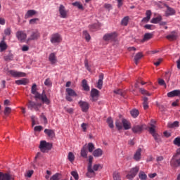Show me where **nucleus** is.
Here are the masks:
<instances>
[{"instance_id": "1", "label": "nucleus", "mask_w": 180, "mask_h": 180, "mask_svg": "<svg viewBox=\"0 0 180 180\" xmlns=\"http://www.w3.org/2000/svg\"><path fill=\"white\" fill-rule=\"evenodd\" d=\"M103 40L104 41H106L108 43L112 42V41H116L117 40V32H113L110 33L105 34Z\"/></svg>"}, {"instance_id": "2", "label": "nucleus", "mask_w": 180, "mask_h": 180, "mask_svg": "<svg viewBox=\"0 0 180 180\" xmlns=\"http://www.w3.org/2000/svg\"><path fill=\"white\" fill-rule=\"evenodd\" d=\"M53 148V144L47 143L46 141H41L39 148L41 153H46V151H50Z\"/></svg>"}, {"instance_id": "3", "label": "nucleus", "mask_w": 180, "mask_h": 180, "mask_svg": "<svg viewBox=\"0 0 180 180\" xmlns=\"http://www.w3.org/2000/svg\"><path fill=\"white\" fill-rule=\"evenodd\" d=\"M63 38H61V35L58 33H54L51 36L50 41L52 44H58L61 43Z\"/></svg>"}, {"instance_id": "4", "label": "nucleus", "mask_w": 180, "mask_h": 180, "mask_svg": "<svg viewBox=\"0 0 180 180\" xmlns=\"http://www.w3.org/2000/svg\"><path fill=\"white\" fill-rule=\"evenodd\" d=\"M139 171H140V167L139 166H136L135 167L131 169L129 174L127 175V179H133L136 177V175L139 174Z\"/></svg>"}, {"instance_id": "5", "label": "nucleus", "mask_w": 180, "mask_h": 180, "mask_svg": "<svg viewBox=\"0 0 180 180\" xmlns=\"http://www.w3.org/2000/svg\"><path fill=\"white\" fill-rule=\"evenodd\" d=\"M151 127L149 128V131L150 134H152L153 137L157 143H160L161 139H160V136L155 133V126L154 124H150Z\"/></svg>"}, {"instance_id": "6", "label": "nucleus", "mask_w": 180, "mask_h": 180, "mask_svg": "<svg viewBox=\"0 0 180 180\" xmlns=\"http://www.w3.org/2000/svg\"><path fill=\"white\" fill-rule=\"evenodd\" d=\"M36 101L37 99H41L44 103H46V105L50 104V100L47 98V96H46L44 94H37L36 96H34Z\"/></svg>"}, {"instance_id": "7", "label": "nucleus", "mask_w": 180, "mask_h": 180, "mask_svg": "<svg viewBox=\"0 0 180 180\" xmlns=\"http://www.w3.org/2000/svg\"><path fill=\"white\" fill-rule=\"evenodd\" d=\"M59 13L60 15V18L63 19L67 18V16L68 15V11L65 10V6L64 5L60 4L59 6Z\"/></svg>"}, {"instance_id": "8", "label": "nucleus", "mask_w": 180, "mask_h": 180, "mask_svg": "<svg viewBox=\"0 0 180 180\" xmlns=\"http://www.w3.org/2000/svg\"><path fill=\"white\" fill-rule=\"evenodd\" d=\"M79 105L82 109V110L84 112L86 113L89 109V103L86 101H79Z\"/></svg>"}, {"instance_id": "9", "label": "nucleus", "mask_w": 180, "mask_h": 180, "mask_svg": "<svg viewBox=\"0 0 180 180\" xmlns=\"http://www.w3.org/2000/svg\"><path fill=\"white\" fill-rule=\"evenodd\" d=\"M91 96L92 102H96L99 96V91L96 89H92L91 91Z\"/></svg>"}, {"instance_id": "10", "label": "nucleus", "mask_w": 180, "mask_h": 180, "mask_svg": "<svg viewBox=\"0 0 180 180\" xmlns=\"http://www.w3.org/2000/svg\"><path fill=\"white\" fill-rule=\"evenodd\" d=\"M176 157V155H174L170 161V165H171V167H173L174 168L180 167V158L176 159L175 158Z\"/></svg>"}, {"instance_id": "11", "label": "nucleus", "mask_w": 180, "mask_h": 180, "mask_svg": "<svg viewBox=\"0 0 180 180\" xmlns=\"http://www.w3.org/2000/svg\"><path fill=\"white\" fill-rule=\"evenodd\" d=\"M16 37L18 40H20V41H25V40H26V37H27V35L23 31H18L16 33Z\"/></svg>"}, {"instance_id": "12", "label": "nucleus", "mask_w": 180, "mask_h": 180, "mask_svg": "<svg viewBox=\"0 0 180 180\" xmlns=\"http://www.w3.org/2000/svg\"><path fill=\"white\" fill-rule=\"evenodd\" d=\"M177 38L178 34L175 31H172L166 37V39H167V40H169L170 41H174V40H176Z\"/></svg>"}, {"instance_id": "13", "label": "nucleus", "mask_w": 180, "mask_h": 180, "mask_svg": "<svg viewBox=\"0 0 180 180\" xmlns=\"http://www.w3.org/2000/svg\"><path fill=\"white\" fill-rule=\"evenodd\" d=\"M122 129L124 127V130H129L131 128V124H130V122H129L127 120L122 118Z\"/></svg>"}, {"instance_id": "14", "label": "nucleus", "mask_w": 180, "mask_h": 180, "mask_svg": "<svg viewBox=\"0 0 180 180\" xmlns=\"http://www.w3.org/2000/svg\"><path fill=\"white\" fill-rule=\"evenodd\" d=\"M9 74H11V75H12V77H26V73L17 72L15 70H10Z\"/></svg>"}, {"instance_id": "15", "label": "nucleus", "mask_w": 180, "mask_h": 180, "mask_svg": "<svg viewBox=\"0 0 180 180\" xmlns=\"http://www.w3.org/2000/svg\"><path fill=\"white\" fill-rule=\"evenodd\" d=\"M141 151L143 150L140 148L136 150L133 158L134 161H140L141 160Z\"/></svg>"}, {"instance_id": "16", "label": "nucleus", "mask_w": 180, "mask_h": 180, "mask_svg": "<svg viewBox=\"0 0 180 180\" xmlns=\"http://www.w3.org/2000/svg\"><path fill=\"white\" fill-rule=\"evenodd\" d=\"M168 98H174V96H179L180 98V90H173L167 93Z\"/></svg>"}, {"instance_id": "17", "label": "nucleus", "mask_w": 180, "mask_h": 180, "mask_svg": "<svg viewBox=\"0 0 180 180\" xmlns=\"http://www.w3.org/2000/svg\"><path fill=\"white\" fill-rule=\"evenodd\" d=\"M34 15H37L36 10H29L25 15V19H29V18H33Z\"/></svg>"}, {"instance_id": "18", "label": "nucleus", "mask_w": 180, "mask_h": 180, "mask_svg": "<svg viewBox=\"0 0 180 180\" xmlns=\"http://www.w3.org/2000/svg\"><path fill=\"white\" fill-rule=\"evenodd\" d=\"M40 37V32H39V30H35L34 31L32 32L30 40H37Z\"/></svg>"}, {"instance_id": "19", "label": "nucleus", "mask_w": 180, "mask_h": 180, "mask_svg": "<svg viewBox=\"0 0 180 180\" xmlns=\"http://www.w3.org/2000/svg\"><path fill=\"white\" fill-rule=\"evenodd\" d=\"M44 134H47L48 137H50V139H54V137H56V132H54L53 129H44Z\"/></svg>"}, {"instance_id": "20", "label": "nucleus", "mask_w": 180, "mask_h": 180, "mask_svg": "<svg viewBox=\"0 0 180 180\" xmlns=\"http://www.w3.org/2000/svg\"><path fill=\"white\" fill-rule=\"evenodd\" d=\"M80 155L83 158H88V150L86 149V145H84L80 152Z\"/></svg>"}, {"instance_id": "21", "label": "nucleus", "mask_w": 180, "mask_h": 180, "mask_svg": "<svg viewBox=\"0 0 180 180\" xmlns=\"http://www.w3.org/2000/svg\"><path fill=\"white\" fill-rule=\"evenodd\" d=\"M103 85V74L101 73L99 75V79L97 83V88L98 89H102Z\"/></svg>"}, {"instance_id": "22", "label": "nucleus", "mask_w": 180, "mask_h": 180, "mask_svg": "<svg viewBox=\"0 0 180 180\" xmlns=\"http://www.w3.org/2000/svg\"><path fill=\"white\" fill-rule=\"evenodd\" d=\"M167 11L165 12L166 16H172L173 15H175L176 11L174 8L167 6Z\"/></svg>"}, {"instance_id": "23", "label": "nucleus", "mask_w": 180, "mask_h": 180, "mask_svg": "<svg viewBox=\"0 0 180 180\" xmlns=\"http://www.w3.org/2000/svg\"><path fill=\"white\" fill-rule=\"evenodd\" d=\"M151 15H152L151 11L147 10L146 13V17L142 19V22H150V19H151Z\"/></svg>"}, {"instance_id": "24", "label": "nucleus", "mask_w": 180, "mask_h": 180, "mask_svg": "<svg viewBox=\"0 0 180 180\" xmlns=\"http://www.w3.org/2000/svg\"><path fill=\"white\" fill-rule=\"evenodd\" d=\"M49 60L51 64H56L57 63V57H56V53H50Z\"/></svg>"}, {"instance_id": "25", "label": "nucleus", "mask_w": 180, "mask_h": 180, "mask_svg": "<svg viewBox=\"0 0 180 180\" xmlns=\"http://www.w3.org/2000/svg\"><path fill=\"white\" fill-rule=\"evenodd\" d=\"M103 154V150H102V149L101 148L96 149L93 152V155L94 157H96V158L102 157Z\"/></svg>"}, {"instance_id": "26", "label": "nucleus", "mask_w": 180, "mask_h": 180, "mask_svg": "<svg viewBox=\"0 0 180 180\" xmlns=\"http://www.w3.org/2000/svg\"><path fill=\"white\" fill-rule=\"evenodd\" d=\"M0 180H11V175L8 173H2L0 172Z\"/></svg>"}, {"instance_id": "27", "label": "nucleus", "mask_w": 180, "mask_h": 180, "mask_svg": "<svg viewBox=\"0 0 180 180\" xmlns=\"http://www.w3.org/2000/svg\"><path fill=\"white\" fill-rule=\"evenodd\" d=\"M153 39V34L151 33H146L144 34L143 39L141 40L142 43L144 41H148V40Z\"/></svg>"}, {"instance_id": "28", "label": "nucleus", "mask_w": 180, "mask_h": 180, "mask_svg": "<svg viewBox=\"0 0 180 180\" xmlns=\"http://www.w3.org/2000/svg\"><path fill=\"white\" fill-rule=\"evenodd\" d=\"M66 93L69 96H77V93L72 89L67 88Z\"/></svg>"}, {"instance_id": "29", "label": "nucleus", "mask_w": 180, "mask_h": 180, "mask_svg": "<svg viewBox=\"0 0 180 180\" xmlns=\"http://www.w3.org/2000/svg\"><path fill=\"white\" fill-rule=\"evenodd\" d=\"M115 127L117 130H122L123 129V122H122V120H117L115 121Z\"/></svg>"}, {"instance_id": "30", "label": "nucleus", "mask_w": 180, "mask_h": 180, "mask_svg": "<svg viewBox=\"0 0 180 180\" xmlns=\"http://www.w3.org/2000/svg\"><path fill=\"white\" fill-rule=\"evenodd\" d=\"M141 58H143L142 53L139 52L136 54V56L134 57V63H135L136 65H137V64H139V60H141Z\"/></svg>"}, {"instance_id": "31", "label": "nucleus", "mask_w": 180, "mask_h": 180, "mask_svg": "<svg viewBox=\"0 0 180 180\" xmlns=\"http://www.w3.org/2000/svg\"><path fill=\"white\" fill-rule=\"evenodd\" d=\"M143 131V127L139 125H136L132 128V131L134 133H140Z\"/></svg>"}, {"instance_id": "32", "label": "nucleus", "mask_w": 180, "mask_h": 180, "mask_svg": "<svg viewBox=\"0 0 180 180\" xmlns=\"http://www.w3.org/2000/svg\"><path fill=\"white\" fill-rule=\"evenodd\" d=\"M131 116L136 119L140 115V112H139V110L137 109H133L132 110L130 111Z\"/></svg>"}, {"instance_id": "33", "label": "nucleus", "mask_w": 180, "mask_h": 180, "mask_svg": "<svg viewBox=\"0 0 180 180\" xmlns=\"http://www.w3.org/2000/svg\"><path fill=\"white\" fill-rule=\"evenodd\" d=\"M28 82L27 79H19L15 81V84L17 85H26Z\"/></svg>"}, {"instance_id": "34", "label": "nucleus", "mask_w": 180, "mask_h": 180, "mask_svg": "<svg viewBox=\"0 0 180 180\" xmlns=\"http://www.w3.org/2000/svg\"><path fill=\"white\" fill-rule=\"evenodd\" d=\"M86 150H89V153H94V150H95V145L92 143H89L86 146Z\"/></svg>"}, {"instance_id": "35", "label": "nucleus", "mask_w": 180, "mask_h": 180, "mask_svg": "<svg viewBox=\"0 0 180 180\" xmlns=\"http://www.w3.org/2000/svg\"><path fill=\"white\" fill-rule=\"evenodd\" d=\"M8 49V45H6V43H5V41H1L0 42V51H5Z\"/></svg>"}, {"instance_id": "36", "label": "nucleus", "mask_w": 180, "mask_h": 180, "mask_svg": "<svg viewBox=\"0 0 180 180\" xmlns=\"http://www.w3.org/2000/svg\"><path fill=\"white\" fill-rule=\"evenodd\" d=\"M82 84L84 91H89L90 88H89V86L88 85V82H86V79H83Z\"/></svg>"}, {"instance_id": "37", "label": "nucleus", "mask_w": 180, "mask_h": 180, "mask_svg": "<svg viewBox=\"0 0 180 180\" xmlns=\"http://www.w3.org/2000/svg\"><path fill=\"white\" fill-rule=\"evenodd\" d=\"M143 109L147 110L148 109V98L147 97H143Z\"/></svg>"}, {"instance_id": "38", "label": "nucleus", "mask_w": 180, "mask_h": 180, "mask_svg": "<svg viewBox=\"0 0 180 180\" xmlns=\"http://www.w3.org/2000/svg\"><path fill=\"white\" fill-rule=\"evenodd\" d=\"M73 6H76V8H78V9H80L81 11H84V6L81 4L79 1H76L72 4Z\"/></svg>"}, {"instance_id": "39", "label": "nucleus", "mask_w": 180, "mask_h": 180, "mask_svg": "<svg viewBox=\"0 0 180 180\" xmlns=\"http://www.w3.org/2000/svg\"><path fill=\"white\" fill-rule=\"evenodd\" d=\"M31 93L33 95H35L34 96H36L37 94H39V92H37V85L36 84H34L31 88Z\"/></svg>"}, {"instance_id": "40", "label": "nucleus", "mask_w": 180, "mask_h": 180, "mask_svg": "<svg viewBox=\"0 0 180 180\" xmlns=\"http://www.w3.org/2000/svg\"><path fill=\"white\" fill-rule=\"evenodd\" d=\"M162 20V18L161 16H158L151 20L150 23L157 24L158 22H161Z\"/></svg>"}, {"instance_id": "41", "label": "nucleus", "mask_w": 180, "mask_h": 180, "mask_svg": "<svg viewBox=\"0 0 180 180\" xmlns=\"http://www.w3.org/2000/svg\"><path fill=\"white\" fill-rule=\"evenodd\" d=\"M37 105V103H36L35 102L29 101L27 106H28L29 109H30L31 110H33V109L35 108V106Z\"/></svg>"}, {"instance_id": "42", "label": "nucleus", "mask_w": 180, "mask_h": 180, "mask_svg": "<svg viewBox=\"0 0 180 180\" xmlns=\"http://www.w3.org/2000/svg\"><path fill=\"white\" fill-rule=\"evenodd\" d=\"M129 16L124 17L121 21V25H122V26H127L129 24Z\"/></svg>"}, {"instance_id": "43", "label": "nucleus", "mask_w": 180, "mask_h": 180, "mask_svg": "<svg viewBox=\"0 0 180 180\" xmlns=\"http://www.w3.org/2000/svg\"><path fill=\"white\" fill-rule=\"evenodd\" d=\"M139 179L141 180H147V174L144 172H140L139 174Z\"/></svg>"}, {"instance_id": "44", "label": "nucleus", "mask_w": 180, "mask_h": 180, "mask_svg": "<svg viewBox=\"0 0 180 180\" xmlns=\"http://www.w3.org/2000/svg\"><path fill=\"white\" fill-rule=\"evenodd\" d=\"M107 123L110 129H113V127H115V125L113 124V120H112V117H108L107 119Z\"/></svg>"}, {"instance_id": "45", "label": "nucleus", "mask_w": 180, "mask_h": 180, "mask_svg": "<svg viewBox=\"0 0 180 180\" xmlns=\"http://www.w3.org/2000/svg\"><path fill=\"white\" fill-rule=\"evenodd\" d=\"M179 127V122L175 121L173 123L168 124V127L172 129V127Z\"/></svg>"}, {"instance_id": "46", "label": "nucleus", "mask_w": 180, "mask_h": 180, "mask_svg": "<svg viewBox=\"0 0 180 180\" xmlns=\"http://www.w3.org/2000/svg\"><path fill=\"white\" fill-rule=\"evenodd\" d=\"M139 91L141 94H142V95H147V96H151V94H150L148 91H147V90L143 88L139 89Z\"/></svg>"}, {"instance_id": "47", "label": "nucleus", "mask_w": 180, "mask_h": 180, "mask_svg": "<svg viewBox=\"0 0 180 180\" xmlns=\"http://www.w3.org/2000/svg\"><path fill=\"white\" fill-rule=\"evenodd\" d=\"M39 21L40 20L39 18H32L30 20L29 23L30 25H37V22Z\"/></svg>"}, {"instance_id": "48", "label": "nucleus", "mask_w": 180, "mask_h": 180, "mask_svg": "<svg viewBox=\"0 0 180 180\" xmlns=\"http://www.w3.org/2000/svg\"><path fill=\"white\" fill-rule=\"evenodd\" d=\"M83 35L84 36L86 41H89L91 40V35H89L87 31H83Z\"/></svg>"}, {"instance_id": "49", "label": "nucleus", "mask_w": 180, "mask_h": 180, "mask_svg": "<svg viewBox=\"0 0 180 180\" xmlns=\"http://www.w3.org/2000/svg\"><path fill=\"white\" fill-rule=\"evenodd\" d=\"M113 179L114 180H122V177L120 176V173L115 172L113 174Z\"/></svg>"}, {"instance_id": "50", "label": "nucleus", "mask_w": 180, "mask_h": 180, "mask_svg": "<svg viewBox=\"0 0 180 180\" xmlns=\"http://www.w3.org/2000/svg\"><path fill=\"white\" fill-rule=\"evenodd\" d=\"M68 160L69 161H70V162H72V161L75 160V156L74 155V153H72V152H70L68 153Z\"/></svg>"}, {"instance_id": "51", "label": "nucleus", "mask_w": 180, "mask_h": 180, "mask_svg": "<svg viewBox=\"0 0 180 180\" xmlns=\"http://www.w3.org/2000/svg\"><path fill=\"white\" fill-rule=\"evenodd\" d=\"M71 175H72L75 180L79 179V175H78V172H77V171L71 172Z\"/></svg>"}, {"instance_id": "52", "label": "nucleus", "mask_w": 180, "mask_h": 180, "mask_svg": "<svg viewBox=\"0 0 180 180\" xmlns=\"http://www.w3.org/2000/svg\"><path fill=\"white\" fill-rule=\"evenodd\" d=\"M11 32H12V30L11 29V27H7L4 30V34L6 36H11Z\"/></svg>"}, {"instance_id": "53", "label": "nucleus", "mask_w": 180, "mask_h": 180, "mask_svg": "<svg viewBox=\"0 0 180 180\" xmlns=\"http://www.w3.org/2000/svg\"><path fill=\"white\" fill-rule=\"evenodd\" d=\"M11 112H12V109L11 108H9V107H6L5 108L4 115L6 116H8L11 113Z\"/></svg>"}, {"instance_id": "54", "label": "nucleus", "mask_w": 180, "mask_h": 180, "mask_svg": "<svg viewBox=\"0 0 180 180\" xmlns=\"http://www.w3.org/2000/svg\"><path fill=\"white\" fill-rule=\"evenodd\" d=\"M4 59L6 61H12V60H13V55L9 54V55L5 56Z\"/></svg>"}, {"instance_id": "55", "label": "nucleus", "mask_w": 180, "mask_h": 180, "mask_svg": "<svg viewBox=\"0 0 180 180\" xmlns=\"http://www.w3.org/2000/svg\"><path fill=\"white\" fill-rule=\"evenodd\" d=\"M174 144L175 146H177L178 147H180V137H176L174 141H173Z\"/></svg>"}, {"instance_id": "56", "label": "nucleus", "mask_w": 180, "mask_h": 180, "mask_svg": "<svg viewBox=\"0 0 180 180\" xmlns=\"http://www.w3.org/2000/svg\"><path fill=\"white\" fill-rule=\"evenodd\" d=\"M50 180H60V174L56 173V174L53 175Z\"/></svg>"}, {"instance_id": "57", "label": "nucleus", "mask_w": 180, "mask_h": 180, "mask_svg": "<svg viewBox=\"0 0 180 180\" xmlns=\"http://www.w3.org/2000/svg\"><path fill=\"white\" fill-rule=\"evenodd\" d=\"M44 85H46V86H51L52 83H51V80H50V78L46 79L44 82Z\"/></svg>"}, {"instance_id": "58", "label": "nucleus", "mask_w": 180, "mask_h": 180, "mask_svg": "<svg viewBox=\"0 0 180 180\" xmlns=\"http://www.w3.org/2000/svg\"><path fill=\"white\" fill-rule=\"evenodd\" d=\"M31 120H32V126H35V124H37V122H36L37 120V118H36V116L34 115H32L31 117Z\"/></svg>"}, {"instance_id": "59", "label": "nucleus", "mask_w": 180, "mask_h": 180, "mask_svg": "<svg viewBox=\"0 0 180 180\" xmlns=\"http://www.w3.org/2000/svg\"><path fill=\"white\" fill-rule=\"evenodd\" d=\"M86 175L87 178H94V176H95V172H91L88 171Z\"/></svg>"}, {"instance_id": "60", "label": "nucleus", "mask_w": 180, "mask_h": 180, "mask_svg": "<svg viewBox=\"0 0 180 180\" xmlns=\"http://www.w3.org/2000/svg\"><path fill=\"white\" fill-rule=\"evenodd\" d=\"M96 27H98V25L96 24L89 25V29L91 32H95V30H96Z\"/></svg>"}, {"instance_id": "61", "label": "nucleus", "mask_w": 180, "mask_h": 180, "mask_svg": "<svg viewBox=\"0 0 180 180\" xmlns=\"http://www.w3.org/2000/svg\"><path fill=\"white\" fill-rule=\"evenodd\" d=\"M34 172L33 170H29L28 172H27L25 176H27V178H31Z\"/></svg>"}, {"instance_id": "62", "label": "nucleus", "mask_w": 180, "mask_h": 180, "mask_svg": "<svg viewBox=\"0 0 180 180\" xmlns=\"http://www.w3.org/2000/svg\"><path fill=\"white\" fill-rule=\"evenodd\" d=\"M87 171L89 172H94V169H92V163H91V162L88 163Z\"/></svg>"}, {"instance_id": "63", "label": "nucleus", "mask_w": 180, "mask_h": 180, "mask_svg": "<svg viewBox=\"0 0 180 180\" xmlns=\"http://www.w3.org/2000/svg\"><path fill=\"white\" fill-rule=\"evenodd\" d=\"M84 67H86L87 71H91V68L89 67V65L88 64L87 59H85V60H84Z\"/></svg>"}, {"instance_id": "64", "label": "nucleus", "mask_w": 180, "mask_h": 180, "mask_svg": "<svg viewBox=\"0 0 180 180\" xmlns=\"http://www.w3.org/2000/svg\"><path fill=\"white\" fill-rule=\"evenodd\" d=\"M34 131H41L43 130V127L41 126H36L34 128Z\"/></svg>"}]
</instances>
